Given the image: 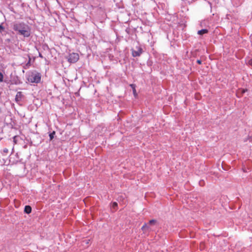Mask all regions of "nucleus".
I'll list each match as a JSON object with an SVG mask.
<instances>
[{"mask_svg":"<svg viewBox=\"0 0 252 252\" xmlns=\"http://www.w3.org/2000/svg\"><path fill=\"white\" fill-rule=\"evenodd\" d=\"M13 29L15 31L18 32L19 34L24 37H29L31 31L29 27L24 23H16L13 25Z\"/></svg>","mask_w":252,"mask_h":252,"instance_id":"nucleus-1","label":"nucleus"},{"mask_svg":"<svg viewBox=\"0 0 252 252\" xmlns=\"http://www.w3.org/2000/svg\"><path fill=\"white\" fill-rule=\"evenodd\" d=\"M28 80L31 83H38L40 81V74L37 72H32L28 76Z\"/></svg>","mask_w":252,"mask_h":252,"instance_id":"nucleus-2","label":"nucleus"},{"mask_svg":"<svg viewBox=\"0 0 252 252\" xmlns=\"http://www.w3.org/2000/svg\"><path fill=\"white\" fill-rule=\"evenodd\" d=\"M67 59L70 63H75L79 60V55L78 53H72L68 55Z\"/></svg>","mask_w":252,"mask_h":252,"instance_id":"nucleus-3","label":"nucleus"},{"mask_svg":"<svg viewBox=\"0 0 252 252\" xmlns=\"http://www.w3.org/2000/svg\"><path fill=\"white\" fill-rule=\"evenodd\" d=\"M143 50L140 46H137L135 49L132 50V55L133 57H138L142 53Z\"/></svg>","mask_w":252,"mask_h":252,"instance_id":"nucleus-4","label":"nucleus"},{"mask_svg":"<svg viewBox=\"0 0 252 252\" xmlns=\"http://www.w3.org/2000/svg\"><path fill=\"white\" fill-rule=\"evenodd\" d=\"M23 97H24V95H23L22 92H18L17 93L16 96H15V101H16L17 103H18L22 100V99L23 98Z\"/></svg>","mask_w":252,"mask_h":252,"instance_id":"nucleus-5","label":"nucleus"},{"mask_svg":"<svg viewBox=\"0 0 252 252\" xmlns=\"http://www.w3.org/2000/svg\"><path fill=\"white\" fill-rule=\"evenodd\" d=\"M24 212L28 214H30L32 212L31 207L29 205L26 206L24 209Z\"/></svg>","mask_w":252,"mask_h":252,"instance_id":"nucleus-6","label":"nucleus"},{"mask_svg":"<svg viewBox=\"0 0 252 252\" xmlns=\"http://www.w3.org/2000/svg\"><path fill=\"white\" fill-rule=\"evenodd\" d=\"M208 31L206 29H203L198 31V34L199 35H203L204 34L208 33Z\"/></svg>","mask_w":252,"mask_h":252,"instance_id":"nucleus-7","label":"nucleus"},{"mask_svg":"<svg viewBox=\"0 0 252 252\" xmlns=\"http://www.w3.org/2000/svg\"><path fill=\"white\" fill-rule=\"evenodd\" d=\"M130 86L132 89L133 93L134 95L136 97L137 96V94L136 93V89H135V85L134 84H131Z\"/></svg>","mask_w":252,"mask_h":252,"instance_id":"nucleus-8","label":"nucleus"},{"mask_svg":"<svg viewBox=\"0 0 252 252\" xmlns=\"http://www.w3.org/2000/svg\"><path fill=\"white\" fill-rule=\"evenodd\" d=\"M9 152V150L7 148H4L2 150V153L4 155H7Z\"/></svg>","mask_w":252,"mask_h":252,"instance_id":"nucleus-9","label":"nucleus"},{"mask_svg":"<svg viewBox=\"0 0 252 252\" xmlns=\"http://www.w3.org/2000/svg\"><path fill=\"white\" fill-rule=\"evenodd\" d=\"M148 228L146 223H145L142 227L141 229L144 232Z\"/></svg>","mask_w":252,"mask_h":252,"instance_id":"nucleus-10","label":"nucleus"},{"mask_svg":"<svg viewBox=\"0 0 252 252\" xmlns=\"http://www.w3.org/2000/svg\"><path fill=\"white\" fill-rule=\"evenodd\" d=\"M55 134V131H53V132L49 134V137H50V139L51 140L53 139Z\"/></svg>","mask_w":252,"mask_h":252,"instance_id":"nucleus-11","label":"nucleus"},{"mask_svg":"<svg viewBox=\"0 0 252 252\" xmlns=\"http://www.w3.org/2000/svg\"><path fill=\"white\" fill-rule=\"evenodd\" d=\"M3 79V76L1 73H0V82H2Z\"/></svg>","mask_w":252,"mask_h":252,"instance_id":"nucleus-12","label":"nucleus"},{"mask_svg":"<svg viewBox=\"0 0 252 252\" xmlns=\"http://www.w3.org/2000/svg\"><path fill=\"white\" fill-rule=\"evenodd\" d=\"M156 222V220H152L149 221V223L150 224H154Z\"/></svg>","mask_w":252,"mask_h":252,"instance_id":"nucleus-13","label":"nucleus"},{"mask_svg":"<svg viewBox=\"0 0 252 252\" xmlns=\"http://www.w3.org/2000/svg\"><path fill=\"white\" fill-rule=\"evenodd\" d=\"M4 30V28L0 25V33H1Z\"/></svg>","mask_w":252,"mask_h":252,"instance_id":"nucleus-14","label":"nucleus"},{"mask_svg":"<svg viewBox=\"0 0 252 252\" xmlns=\"http://www.w3.org/2000/svg\"><path fill=\"white\" fill-rule=\"evenodd\" d=\"M249 64L250 65H252V59H251V60H250L249 61V62H248Z\"/></svg>","mask_w":252,"mask_h":252,"instance_id":"nucleus-15","label":"nucleus"},{"mask_svg":"<svg viewBox=\"0 0 252 252\" xmlns=\"http://www.w3.org/2000/svg\"><path fill=\"white\" fill-rule=\"evenodd\" d=\"M117 206V203L116 202H114L113 203V206L114 207H116Z\"/></svg>","mask_w":252,"mask_h":252,"instance_id":"nucleus-16","label":"nucleus"},{"mask_svg":"<svg viewBox=\"0 0 252 252\" xmlns=\"http://www.w3.org/2000/svg\"><path fill=\"white\" fill-rule=\"evenodd\" d=\"M197 63H198V64H201V60H198L197 61Z\"/></svg>","mask_w":252,"mask_h":252,"instance_id":"nucleus-17","label":"nucleus"},{"mask_svg":"<svg viewBox=\"0 0 252 252\" xmlns=\"http://www.w3.org/2000/svg\"><path fill=\"white\" fill-rule=\"evenodd\" d=\"M16 136H14V137H13L14 142L15 143H16Z\"/></svg>","mask_w":252,"mask_h":252,"instance_id":"nucleus-18","label":"nucleus"},{"mask_svg":"<svg viewBox=\"0 0 252 252\" xmlns=\"http://www.w3.org/2000/svg\"><path fill=\"white\" fill-rule=\"evenodd\" d=\"M246 91V90H243V91H242V93H244Z\"/></svg>","mask_w":252,"mask_h":252,"instance_id":"nucleus-19","label":"nucleus"},{"mask_svg":"<svg viewBox=\"0 0 252 252\" xmlns=\"http://www.w3.org/2000/svg\"><path fill=\"white\" fill-rule=\"evenodd\" d=\"M203 245V243L200 244V247H202V246Z\"/></svg>","mask_w":252,"mask_h":252,"instance_id":"nucleus-20","label":"nucleus"}]
</instances>
